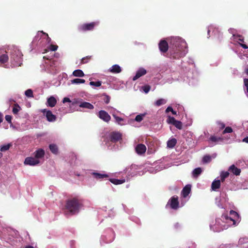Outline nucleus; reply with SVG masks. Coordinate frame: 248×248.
I'll list each match as a JSON object with an SVG mask.
<instances>
[{
    "label": "nucleus",
    "instance_id": "53",
    "mask_svg": "<svg viewBox=\"0 0 248 248\" xmlns=\"http://www.w3.org/2000/svg\"><path fill=\"white\" fill-rule=\"evenodd\" d=\"M3 115L2 113L0 112V123L3 121Z\"/></svg>",
    "mask_w": 248,
    "mask_h": 248
},
{
    "label": "nucleus",
    "instance_id": "32",
    "mask_svg": "<svg viewBox=\"0 0 248 248\" xmlns=\"http://www.w3.org/2000/svg\"><path fill=\"white\" fill-rule=\"evenodd\" d=\"M166 103V101L163 98L159 99L157 100L155 103V105L156 106H160L162 105L165 104Z\"/></svg>",
    "mask_w": 248,
    "mask_h": 248
},
{
    "label": "nucleus",
    "instance_id": "61",
    "mask_svg": "<svg viewBox=\"0 0 248 248\" xmlns=\"http://www.w3.org/2000/svg\"><path fill=\"white\" fill-rule=\"evenodd\" d=\"M239 40L240 42H244V39L243 38V39H239Z\"/></svg>",
    "mask_w": 248,
    "mask_h": 248
},
{
    "label": "nucleus",
    "instance_id": "12",
    "mask_svg": "<svg viewBox=\"0 0 248 248\" xmlns=\"http://www.w3.org/2000/svg\"><path fill=\"white\" fill-rule=\"evenodd\" d=\"M40 162L38 159H37L35 157H28L26 158L24 161V164L26 165H29L31 166H35Z\"/></svg>",
    "mask_w": 248,
    "mask_h": 248
},
{
    "label": "nucleus",
    "instance_id": "9",
    "mask_svg": "<svg viewBox=\"0 0 248 248\" xmlns=\"http://www.w3.org/2000/svg\"><path fill=\"white\" fill-rule=\"evenodd\" d=\"M168 204L170 205L171 208L176 210L179 207V202L177 196H173L169 201Z\"/></svg>",
    "mask_w": 248,
    "mask_h": 248
},
{
    "label": "nucleus",
    "instance_id": "44",
    "mask_svg": "<svg viewBox=\"0 0 248 248\" xmlns=\"http://www.w3.org/2000/svg\"><path fill=\"white\" fill-rule=\"evenodd\" d=\"M244 90H246V93H248V78L244 79Z\"/></svg>",
    "mask_w": 248,
    "mask_h": 248
},
{
    "label": "nucleus",
    "instance_id": "1",
    "mask_svg": "<svg viewBox=\"0 0 248 248\" xmlns=\"http://www.w3.org/2000/svg\"><path fill=\"white\" fill-rule=\"evenodd\" d=\"M186 49L187 46L185 41L180 38L171 39L170 52L174 59H179L185 56L187 52Z\"/></svg>",
    "mask_w": 248,
    "mask_h": 248
},
{
    "label": "nucleus",
    "instance_id": "8",
    "mask_svg": "<svg viewBox=\"0 0 248 248\" xmlns=\"http://www.w3.org/2000/svg\"><path fill=\"white\" fill-rule=\"evenodd\" d=\"M122 134L118 132H112L109 135V140L110 141L116 143L122 140Z\"/></svg>",
    "mask_w": 248,
    "mask_h": 248
},
{
    "label": "nucleus",
    "instance_id": "30",
    "mask_svg": "<svg viewBox=\"0 0 248 248\" xmlns=\"http://www.w3.org/2000/svg\"><path fill=\"white\" fill-rule=\"evenodd\" d=\"M8 60V56L7 54H3L0 57V62L1 63H5Z\"/></svg>",
    "mask_w": 248,
    "mask_h": 248
},
{
    "label": "nucleus",
    "instance_id": "6",
    "mask_svg": "<svg viewBox=\"0 0 248 248\" xmlns=\"http://www.w3.org/2000/svg\"><path fill=\"white\" fill-rule=\"evenodd\" d=\"M97 23L93 22L89 23H84L78 26V31L80 32H86L93 31Z\"/></svg>",
    "mask_w": 248,
    "mask_h": 248
},
{
    "label": "nucleus",
    "instance_id": "15",
    "mask_svg": "<svg viewBox=\"0 0 248 248\" xmlns=\"http://www.w3.org/2000/svg\"><path fill=\"white\" fill-rule=\"evenodd\" d=\"M191 187L190 185H187L183 188L181 192L183 197L186 198L188 195L191 191Z\"/></svg>",
    "mask_w": 248,
    "mask_h": 248
},
{
    "label": "nucleus",
    "instance_id": "50",
    "mask_svg": "<svg viewBox=\"0 0 248 248\" xmlns=\"http://www.w3.org/2000/svg\"><path fill=\"white\" fill-rule=\"evenodd\" d=\"M71 102L70 99L68 97H64L62 101V102L63 103H64L65 102Z\"/></svg>",
    "mask_w": 248,
    "mask_h": 248
},
{
    "label": "nucleus",
    "instance_id": "13",
    "mask_svg": "<svg viewBox=\"0 0 248 248\" xmlns=\"http://www.w3.org/2000/svg\"><path fill=\"white\" fill-rule=\"evenodd\" d=\"M136 152L138 155H142L145 153L146 147L143 144H138L135 148Z\"/></svg>",
    "mask_w": 248,
    "mask_h": 248
},
{
    "label": "nucleus",
    "instance_id": "17",
    "mask_svg": "<svg viewBox=\"0 0 248 248\" xmlns=\"http://www.w3.org/2000/svg\"><path fill=\"white\" fill-rule=\"evenodd\" d=\"M92 175L93 176L94 178L97 180H102L104 178H108V175L107 174H103L98 172H93Z\"/></svg>",
    "mask_w": 248,
    "mask_h": 248
},
{
    "label": "nucleus",
    "instance_id": "45",
    "mask_svg": "<svg viewBox=\"0 0 248 248\" xmlns=\"http://www.w3.org/2000/svg\"><path fill=\"white\" fill-rule=\"evenodd\" d=\"M144 116V115L141 114L138 115L136 116L135 120L137 122H140L143 120V117Z\"/></svg>",
    "mask_w": 248,
    "mask_h": 248
},
{
    "label": "nucleus",
    "instance_id": "38",
    "mask_svg": "<svg viewBox=\"0 0 248 248\" xmlns=\"http://www.w3.org/2000/svg\"><path fill=\"white\" fill-rule=\"evenodd\" d=\"M103 96L104 97L103 100L105 103L107 104H108L110 101V97L105 93L103 94Z\"/></svg>",
    "mask_w": 248,
    "mask_h": 248
},
{
    "label": "nucleus",
    "instance_id": "62",
    "mask_svg": "<svg viewBox=\"0 0 248 248\" xmlns=\"http://www.w3.org/2000/svg\"><path fill=\"white\" fill-rule=\"evenodd\" d=\"M2 154L1 153H0V158L2 157Z\"/></svg>",
    "mask_w": 248,
    "mask_h": 248
},
{
    "label": "nucleus",
    "instance_id": "36",
    "mask_svg": "<svg viewBox=\"0 0 248 248\" xmlns=\"http://www.w3.org/2000/svg\"><path fill=\"white\" fill-rule=\"evenodd\" d=\"M178 129H182L183 128V124L181 121L176 120L174 124H173Z\"/></svg>",
    "mask_w": 248,
    "mask_h": 248
},
{
    "label": "nucleus",
    "instance_id": "37",
    "mask_svg": "<svg viewBox=\"0 0 248 248\" xmlns=\"http://www.w3.org/2000/svg\"><path fill=\"white\" fill-rule=\"evenodd\" d=\"M91 56H88L82 58L81 60V64H84L87 63L91 59Z\"/></svg>",
    "mask_w": 248,
    "mask_h": 248
},
{
    "label": "nucleus",
    "instance_id": "58",
    "mask_svg": "<svg viewBox=\"0 0 248 248\" xmlns=\"http://www.w3.org/2000/svg\"><path fill=\"white\" fill-rule=\"evenodd\" d=\"M245 72L247 75H248V68H247L245 70Z\"/></svg>",
    "mask_w": 248,
    "mask_h": 248
},
{
    "label": "nucleus",
    "instance_id": "26",
    "mask_svg": "<svg viewBox=\"0 0 248 248\" xmlns=\"http://www.w3.org/2000/svg\"><path fill=\"white\" fill-rule=\"evenodd\" d=\"M72 75L74 77H83L85 76L83 72L81 70H80V69H77V70H75V71H74Z\"/></svg>",
    "mask_w": 248,
    "mask_h": 248
},
{
    "label": "nucleus",
    "instance_id": "20",
    "mask_svg": "<svg viewBox=\"0 0 248 248\" xmlns=\"http://www.w3.org/2000/svg\"><path fill=\"white\" fill-rule=\"evenodd\" d=\"M109 71L112 73H120L122 71V69L119 65L115 64L110 68Z\"/></svg>",
    "mask_w": 248,
    "mask_h": 248
},
{
    "label": "nucleus",
    "instance_id": "11",
    "mask_svg": "<svg viewBox=\"0 0 248 248\" xmlns=\"http://www.w3.org/2000/svg\"><path fill=\"white\" fill-rule=\"evenodd\" d=\"M158 46L160 51L162 53H166L169 49V45L166 41L162 40L160 41L158 44Z\"/></svg>",
    "mask_w": 248,
    "mask_h": 248
},
{
    "label": "nucleus",
    "instance_id": "28",
    "mask_svg": "<svg viewBox=\"0 0 248 248\" xmlns=\"http://www.w3.org/2000/svg\"><path fill=\"white\" fill-rule=\"evenodd\" d=\"M229 174L230 173L228 171H222L220 173V182H223L225 179L229 176Z\"/></svg>",
    "mask_w": 248,
    "mask_h": 248
},
{
    "label": "nucleus",
    "instance_id": "2",
    "mask_svg": "<svg viewBox=\"0 0 248 248\" xmlns=\"http://www.w3.org/2000/svg\"><path fill=\"white\" fill-rule=\"evenodd\" d=\"M83 201L78 197L70 198L66 201L65 205L66 214L76 215L79 213L80 209L83 207Z\"/></svg>",
    "mask_w": 248,
    "mask_h": 248
},
{
    "label": "nucleus",
    "instance_id": "4",
    "mask_svg": "<svg viewBox=\"0 0 248 248\" xmlns=\"http://www.w3.org/2000/svg\"><path fill=\"white\" fill-rule=\"evenodd\" d=\"M232 225L230 223H226L225 219L221 218H217L216 220V223L214 225H211V229L216 232H219L224 229H226L229 226Z\"/></svg>",
    "mask_w": 248,
    "mask_h": 248
},
{
    "label": "nucleus",
    "instance_id": "55",
    "mask_svg": "<svg viewBox=\"0 0 248 248\" xmlns=\"http://www.w3.org/2000/svg\"><path fill=\"white\" fill-rule=\"evenodd\" d=\"M213 30V28H212V27H210V28L208 29V35H209V34H210V32L211 31V30Z\"/></svg>",
    "mask_w": 248,
    "mask_h": 248
},
{
    "label": "nucleus",
    "instance_id": "59",
    "mask_svg": "<svg viewBox=\"0 0 248 248\" xmlns=\"http://www.w3.org/2000/svg\"><path fill=\"white\" fill-rule=\"evenodd\" d=\"M218 30H217V29H216V30H215V29H214V30H213V31H212V32H218Z\"/></svg>",
    "mask_w": 248,
    "mask_h": 248
},
{
    "label": "nucleus",
    "instance_id": "34",
    "mask_svg": "<svg viewBox=\"0 0 248 248\" xmlns=\"http://www.w3.org/2000/svg\"><path fill=\"white\" fill-rule=\"evenodd\" d=\"M212 160L211 156L209 155H205L202 158V162L204 163H208L211 162Z\"/></svg>",
    "mask_w": 248,
    "mask_h": 248
},
{
    "label": "nucleus",
    "instance_id": "23",
    "mask_svg": "<svg viewBox=\"0 0 248 248\" xmlns=\"http://www.w3.org/2000/svg\"><path fill=\"white\" fill-rule=\"evenodd\" d=\"M223 140V139L222 137H217L216 136H211L209 139V141L214 143H217L220 141H222Z\"/></svg>",
    "mask_w": 248,
    "mask_h": 248
},
{
    "label": "nucleus",
    "instance_id": "46",
    "mask_svg": "<svg viewBox=\"0 0 248 248\" xmlns=\"http://www.w3.org/2000/svg\"><path fill=\"white\" fill-rule=\"evenodd\" d=\"M151 87L149 85H146L143 87V90L145 93H148L150 90Z\"/></svg>",
    "mask_w": 248,
    "mask_h": 248
},
{
    "label": "nucleus",
    "instance_id": "35",
    "mask_svg": "<svg viewBox=\"0 0 248 248\" xmlns=\"http://www.w3.org/2000/svg\"><path fill=\"white\" fill-rule=\"evenodd\" d=\"M12 146V144L11 143H9L6 145H2L0 148L1 152H5L9 150L10 147Z\"/></svg>",
    "mask_w": 248,
    "mask_h": 248
},
{
    "label": "nucleus",
    "instance_id": "47",
    "mask_svg": "<svg viewBox=\"0 0 248 248\" xmlns=\"http://www.w3.org/2000/svg\"><path fill=\"white\" fill-rule=\"evenodd\" d=\"M113 116L114 118V119H115V121L119 124H120V123L121 122L123 121V119H122V118H121L120 117L116 116V115H113Z\"/></svg>",
    "mask_w": 248,
    "mask_h": 248
},
{
    "label": "nucleus",
    "instance_id": "3",
    "mask_svg": "<svg viewBox=\"0 0 248 248\" xmlns=\"http://www.w3.org/2000/svg\"><path fill=\"white\" fill-rule=\"evenodd\" d=\"M22 52L18 49L15 48L11 51L10 60L11 65L14 67L20 66L22 63Z\"/></svg>",
    "mask_w": 248,
    "mask_h": 248
},
{
    "label": "nucleus",
    "instance_id": "41",
    "mask_svg": "<svg viewBox=\"0 0 248 248\" xmlns=\"http://www.w3.org/2000/svg\"><path fill=\"white\" fill-rule=\"evenodd\" d=\"M25 94L27 96L29 97H32L33 96V92L31 89H28L26 90L25 91Z\"/></svg>",
    "mask_w": 248,
    "mask_h": 248
},
{
    "label": "nucleus",
    "instance_id": "21",
    "mask_svg": "<svg viewBox=\"0 0 248 248\" xmlns=\"http://www.w3.org/2000/svg\"><path fill=\"white\" fill-rule=\"evenodd\" d=\"M79 106L80 108H85L90 109H93L94 108V107L92 104L87 102H83L80 103Z\"/></svg>",
    "mask_w": 248,
    "mask_h": 248
},
{
    "label": "nucleus",
    "instance_id": "57",
    "mask_svg": "<svg viewBox=\"0 0 248 248\" xmlns=\"http://www.w3.org/2000/svg\"><path fill=\"white\" fill-rule=\"evenodd\" d=\"M25 248H34L31 246H28L26 247Z\"/></svg>",
    "mask_w": 248,
    "mask_h": 248
},
{
    "label": "nucleus",
    "instance_id": "52",
    "mask_svg": "<svg viewBox=\"0 0 248 248\" xmlns=\"http://www.w3.org/2000/svg\"><path fill=\"white\" fill-rule=\"evenodd\" d=\"M173 108L171 107H168L167 109H166V112H168L169 111H171L172 110Z\"/></svg>",
    "mask_w": 248,
    "mask_h": 248
},
{
    "label": "nucleus",
    "instance_id": "49",
    "mask_svg": "<svg viewBox=\"0 0 248 248\" xmlns=\"http://www.w3.org/2000/svg\"><path fill=\"white\" fill-rule=\"evenodd\" d=\"M58 46L57 45H51L50 46V49L53 51H56L58 49Z\"/></svg>",
    "mask_w": 248,
    "mask_h": 248
},
{
    "label": "nucleus",
    "instance_id": "7",
    "mask_svg": "<svg viewBox=\"0 0 248 248\" xmlns=\"http://www.w3.org/2000/svg\"><path fill=\"white\" fill-rule=\"evenodd\" d=\"M41 112L44 114H46V117L48 122H52L56 121V116L53 114L50 110H47L46 109H43L41 110Z\"/></svg>",
    "mask_w": 248,
    "mask_h": 248
},
{
    "label": "nucleus",
    "instance_id": "40",
    "mask_svg": "<svg viewBox=\"0 0 248 248\" xmlns=\"http://www.w3.org/2000/svg\"><path fill=\"white\" fill-rule=\"evenodd\" d=\"M232 131H233V130L231 127L227 126L223 131L222 134H225L226 133H230L232 132Z\"/></svg>",
    "mask_w": 248,
    "mask_h": 248
},
{
    "label": "nucleus",
    "instance_id": "31",
    "mask_svg": "<svg viewBox=\"0 0 248 248\" xmlns=\"http://www.w3.org/2000/svg\"><path fill=\"white\" fill-rule=\"evenodd\" d=\"M202 170L201 168H197L195 169L193 171V175L194 177H197L202 173Z\"/></svg>",
    "mask_w": 248,
    "mask_h": 248
},
{
    "label": "nucleus",
    "instance_id": "24",
    "mask_svg": "<svg viewBox=\"0 0 248 248\" xmlns=\"http://www.w3.org/2000/svg\"><path fill=\"white\" fill-rule=\"evenodd\" d=\"M49 148L50 150L53 154H54L55 155H57L58 154V152H59L58 148V146L56 144H50L49 145Z\"/></svg>",
    "mask_w": 248,
    "mask_h": 248
},
{
    "label": "nucleus",
    "instance_id": "25",
    "mask_svg": "<svg viewBox=\"0 0 248 248\" xmlns=\"http://www.w3.org/2000/svg\"><path fill=\"white\" fill-rule=\"evenodd\" d=\"M177 140L175 138H172L168 141L167 146L169 148H172L175 146Z\"/></svg>",
    "mask_w": 248,
    "mask_h": 248
},
{
    "label": "nucleus",
    "instance_id": "18",
    "mask_svg": "<svg viewBox=\"0 0 248 248\" xmlns=\"http://www.w3.org/2000/svg\"><path fill=\"white\" fill-rule=\"evenodd\" d=\"M57 103L56 98L53 96H50L47 100V106L50 107H54Z\"/></svg>",
    "mask_w": 248,
    "mask_h": 248
},
{
    "label": "nucleus",
    "instance_id": "5",
    "mask_svg": "<svg viewBox=\"0 0 248 248\" xmlns=\"http://www.w3.org/2000/svg\"><path fill=\"white\" fill-rule=\"evenodd\" d=\"M230 215L231 217H228L227 215H222V218L223 219H225L226 223H230L232 225H235L236 223L235 219L239 217L238 214L233 210H231L230 211Z\"/></svg>",
    "mask_w": 248,
    "mask_h": 248
},
{
    "label": "nucleus",
    "instance_id": "19",
    "mask_svg": "<svg viewBox=\"0 0 248 248\" xmlns=\"http://www.w3.org/2000/svg\"><path fill=\"white\" fill-rule=\"evenodd\" d=\"M34 156L37 159L44 157L45 155V151L42 149H39L34 152Z\"/></svg>",
    "mask_w": 248,
    "mask_h": 248
},
{
    "label": "nucleus",
    "instance_id": "39",
    "mask_svg": "<svg viewBox=\"0 0 248 248\" xmlns=\"http://www.w3.org/2000/svg\"><path fill=\"white\" fill-rule=\"evenodd\" d=\"M102 82L100 81H98L96 82L94 81H90V85L91 86H95V87H99L101 85Z\"/></svg>",
    "mask_w": 248,
    "mask_h": 248
},
{
    "label": "nucleus",
    "instance_id": "60",
    "mask_svg": "<svg viewBox=\"0 0 248 248\" xmlns=\"http://www.w3.org/2000/svg\"><path fill=\"white\" fill-rule=\"evenodd\" d=\"M41 32H42V33H43L45 35H46V36H48V34L45 32H44L43 31H41Z\"/></svg>",
    "mask_w": 248,
    "mask_h": 248
},
{
    "label": "nucleus",
    "instance_id": "29",
    "mask_svg": "<svg viewBox=\"0 0 248 248\" xmlns=\"http://www.w3.org/2000/svg\"><path fill=\"white\" fill-rule=\"evenodd\" d=\"M71 82L72 84H81L84 83L85 82V80L84 79L75 78L71 80Z\"/></svg>",
    "mask_w": 248,
    "mask_h": 248
},
{
    "label": "nucleus",
    "instance_id": "27",
    "mask_svg": "<svg viewBox=\"0 0 248 248\" xmlns=\"http://www.w3.org/2000/svg\"><path fill=\"white\" fill-rule=\"evenodd\" d=\"M109 181L111 183L114 185H120L125 182V179H110Z\"/></svg>",
    "mask_w": 248,
    "mask_h": 248
},
{
    "label": "nucleus",
    "instance_id": "16",
    "mask_svg": "<svg viewBox=\"0 0 248 248\" xmlns=\"http://www.w3.org/2000/svg\"><path fill=\"white\" fill-rule=\"evenodd\" d=\"M228 170L236 176L239 175L241 173V170L236 167L234 165H231Z\"/></svg>",
    "mask_w": 248,
    "mask_h": 248
},
{
    "label": "nucleus",
    "instance_id": "14",
    "mask_svg": "<svg viewBox=\"0 0 248 248\" xmlns=\"http://www.w3.org/2000/svg\"><path fill=\"white\" fill-rule=\"evenodd\" d=\"M147 73L146 70L143 68H140L137 72L136 75L133 77V80H136Z\"/></svg>",
    "mask_w": 248,
    "mask_h": 248
},
{
    "label": "nucleus",
    "instance_id": "10",
    "mask_svg": "<svg viewBox=\"0 0 248 248\" xmlns=\"http://www.w3.org/2000/svg\"><path fill=\"white\" fill-rule=\"evenodd\" d=\"M98 117L105 122L108 123L110 120V116L105 110H100L98 114Z\"/></svg>",
    "mask_w": 248,
    "mask_h": 248
},
{
    "label": "nucleus",
    "instance_id": "22",
    "mask_svg": "<svg viewBox=\"0 0 248 248\" xmlns=\"http://www.w3.org/2000/svg\"><path fill=\"white\" fill-rule=\"evenodd\" d=\"M220 181L219 180H214L211 185V188L214 191H216L217 189L220 188Z\"/></svg>",
    "mask_w": 248,
    "mask_h": 248
},
{
    "label": "nucleus",
    "instance_id": "43",
    "mask_svg": "<svg viewBox=\"0 0 248 248\" xmlns=\"http://www.w3.org/2000/svg\"><path fill=\"white\" fill-rule=\"evenodd\" d=\"M216 123L219 129H223L225 127V124L220 121H217Z\"/></svg>",
    "mask_w": 248,
    "mask_h": 248
},
{
    "label": "nucleus",
    "instance_id": "51",
    "mask_svg": "<svg viewBox=\"0 0 248 248\" xmlns=\"http://www.w3.org/2000/svg\"><path fill=\"white\" fill-rule=\"evenodd\" d=\"M240 45L241 47H242L244 49H247L248 48V46L244 44H240Z\"/></svg>",
    "mask_w": 248,
    "mask_h": 248
},
{
    "label": "nucleus",
    "instance_id": "42",
    "mask_svg": "<svg viewBox=\"0 0 248 248\" xmlns=\"http://www.w3.org/2000/svg\"><path fill=\"white\" fill-rule=\"evenodd\" d=\"M176 121V120H175L174 117H171L170 116H168V119L167 120L169 124H173Z\"/></svg>",
    "mask_w": 248,
    "mask_h": 248
},
{
    "label": "nucleus",
    "instance_id": "56",
    "mask_svg": "<svg viewBox=\"0 0 248 248\" xmlns=\"http://www.w3.org/2000/svg\"><path fill=\"white\" fill-rule=\"evenodd\" d=\"M171 112H172V114H173V115L176 114V111L174 110L173 109H172V110H171Z\"/></svg>",
    "mask_w": 248,
    "mask_h": 248
},
{
    "label": "nucleus",
    "instance_id": "33",
    "mask_svg": "<svg viewBox=\"0 0 248 248\" xmlns=\"http://www.w3.org/2000/svg\"><path fill=\"white\" fill-rule=\"evenodd\" d=\"M20 109V107L17 104H15L14 105V107L13 108V113L14 114H17Z\"/></svg>",
    "mask_w": 248,
    "mask_h": 248
},
{
    "label": "nucleus",
    "instance_id": "48",
    "mask_svg": "<svg viewBox=\"0 0 248 248\" xmlns=\"http://www.w3.org/2000/svg\"><path fill=\"white\" fill-rule=\"evenodd\" d=\"M5 120L9 124H11L12 123V116L11 115H7L5 116Z\"/></svg>",
    "mask_w": 248,
    "mask_h": 248
},
{
    "label": "nucleus",
    "instance_id": "54",
    "mask_svg": "<svg viewBox=\"0 0 248 248\" xmlns=\"http://www.w3.org/2000/svg\"><path fill=\"white\" fill-rule=\"evenodd\" d=\"M243 142H246V143H248V136L245 138L243 140Z\"/></svg>",
    "mask_w": 248,
    "mask_h": 248
}]
</instances>
